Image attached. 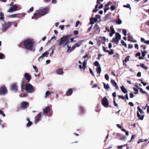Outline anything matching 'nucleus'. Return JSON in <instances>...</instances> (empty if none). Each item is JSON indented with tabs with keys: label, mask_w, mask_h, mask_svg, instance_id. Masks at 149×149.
I'll use <instances>...</instances> for the list:
<instances>
[{
	"label": "nucleus",
	"mask_w": 149,
	"mask_h": 149,
	"mask_svg": "<svg viewBox=\"0 0 149 149\" xmlns=\"http://www.w3.org/2000/svg\"><path fill=\"white\" fill-rule=\"evenodd\" d=\"M23 44L25 48L30 51H32L34 52L35 48L33 49V47L34 44V42L33 39L28 38L24 40L23 42H22L19 45V47H21V45Z\"/></svg>",
	"instance_id": "1"
},
{
	"label": "nucleus",
	"mask_w": 149,
	"mask_h": 149,
	"mask_svg": "<svg viewBox=\"0 0 149 149\" xmlns=\"http://www.w3.org/2000/svg\"><path fill=\"white\" fill-rule=\"evenodd\" d=\"M102 104L105 107L107 108L109 107V103L108 99L106 97H104L101 101Z\"/></svg>",
	"instance_id": "4"
},
{
	"label": "nucleus",
	"mask_w": 149,
	"mask_h": 149,
	"mask_svg": "<svg viewBox=\"0 0 149 149\" xmlns=\"http://www.w3.org/2000/svg\"><path fill=\"white\" fill-rule=\"evenodd\" d=\"M56 73L58 74H61L63 73V71L62 69H59L56 70Z\"/></svg>",
	"instance_id": "25"
},
{
	"label": "nucleus",
	"mask_w": 149,
	"mask_h": 149,
	"mask_svg": "<svg viewBox=\"0 0 149 149\" xmlns=\"http://www.w3.org/2000/svg\"><path fill=\"white\" fill-rule=\"evenodd\" d=\"M4 23V26L7 27L8 28L12 24V23L11 22H5Z\"/></svg>",
	"instance_id": "23"
},
{
	"label": "nucleus",
	"mask_w": 149,
	"mask_h": 149,
	"mask_svg": "<svg viewBox=\"0 0 149 149\" xmlns=\"http://www.w3.org/2000/svg\"><path fill=\"white\" fill-rule=\"evenodd\" d=\"M72 36V34L68 35L65 36H63V37L60 39V42L59 43V45L61 46L63 43L65 44L67 40V39H69Z\"/></svg>",
	"instance_id": "2"
},
{
	"label": "nucleus",
	"mask_w": 149,
	"mask_h": 149,
	"mask_svg": "<svg viewBox=\"0 0 149 149\" xmlns=\"http://www.w3.org/2000/svg\"><path fill=\"white\" fill-rule=\"evenodd\" d=\"M94 66H97V67H98L99 66H100L99 65V62L96 61H95L94 63Z\"/></svg>",
	"instance_id": "41"
},
{
	"label": "nucleus",
	"mask_w": 149,
	"mask_h": 149,
	"mask_svg": "<svg viewBox=\"0 0 149 149\" xmlns=\"http://www.w3.org/2000/svg\"><path fill=\"white\" fill-rule=\"evenodd\" d=\"M113 56L114 57H116L118 58H119V54L118 53H117L116 54L113 55Z\"/></svg>",
	"instance_id": "59"
},
{
	"label": "nucleus",
	"mask_w": 149,
	"mask_h": 149,
	"mask_svg": "<svg viewBox=\"0 0 149 149\" xmlns=\"http://www.w3.org/2000/svg\"><path fill=\"white\" fill-rule=\"evenodd\" d=\"M134 90L135 91V92L134 93L135 94H137L138 93V89L136 88H135L134 87L133 88Z\"/></svg>",
	"instance_id": "47"
},
{
	"label": "nucleus",
	"mask_w": 149,
	"mask_h": 149,
	"mask_svg": "<svg viewBox=\"0 0 149 149\" xmlns=\"http://www.w3.org/2000/svg\"><path fill=\"white\" fill-rule=\"evenodd\" d=\"M107 51V52L110 55L113 54L114 53L113 50L112 49H111L110 51H109L108 50V51Z\"/></svg>",
	"instance_id": "34"
},
{
	"label": "nucleus",
	"mask_w": 149,
	"mask_h": 149,
	"mask_svg": "<svg viewBox=\"0 0 149 149\" xmlns=\"http://www.w3.org/2000/svg\"><path fill=\"white\" fill-rule=\"evenodd\" d=\"M33 68L35 70V71L36 72H38V69L37 67L34 65H33Z\"/></svg>",
	"instance_id": "63"
},
{
	"label": "nucleus",
	"mask_w": 149,
	"mask_h": 149,
	"mask_svg": "<svg viewBox=\"0 0 149 149\" xmlns=\"http://www.w3.org/2000/svg\"><path fill=\"white\" fill-rule=\"evenodd\" d=\"M80 23V22L79 21H77L76 23V24L75 25V27H77L78 26V25Z\"/></svg>",
	"instance_id": "55"
},
{
	"label": "nucleus",
	"mask_w": 149,
	"mask_h": 149,
	"mask_svg": "<svg viewBox=\"0 0 149 149\" xmlns=\"http://www.w3.org/2000/svg\"><path fill=\"white\" fill-rule=\"evenodd\" d=\"M43 112L44 114H46L48 113V112H50V116H51L52 114V111H51V109L50 107L49 106L46 107L44 108L43 109Z\"/></svg>",
	"instance_id": "10"
},
{
	"label": "nucleus",
	"mask_w": 149,
	"mask_h": 149,
	"mask_svg": "<svg viewBox=\"0 0 149 149\" xmlns=\"http://www.w3.org/2000/svg\"><path fill=\"white\" fill-rule=\"evenodd\" d=\"M127 137L125 136H123L120 138V140L123 141H125L126 140Z\"/></svg>",
	"instance_id": "39"
},
{
	"label": "nucleus",
	"mask_w": 149,
	"mask_h": 149,
	"mask_svg": "<svg viewBox=\"0 0 149 149\" xmlns=\"http://www.w3.org/2000/svg\"><path fill=\"white\" fill-rule=\"evenodd\" d=\"M10 17H17V14H13L11 15H10Z\"/></svg>",
	"instance_id": "52"
},
{
	"label": "nucleus",
	"mask_w": 149,
	"mask_h": 149,
	"mask_svg": "<svg viewBox=\"0 0 149 149\" xmlns=\"http://www.w3.org/2000/svg\"><path fill=\"white\" fill-rule=\"evenodd\" d=\"M48 54H49V53L47 52V51L45 52V53H43L41 56H40L38 58V61H40V59H41V58H43L45 56L46 57H47L48 56Z\"/></svg>",
	"instance_id": "17"
},
{
	"label": "nucleus",
	"mask_w": 149,
	"mask_h": 149,
	"mask_svg": "<svg viewBox=\"0 0 149 149\" xmlns=\"http://www.w3.org/2000/svg\"><path fill=\"white\" fill-rule=\"evenodd\" d=\"M140 66L146 70H147L148 68V67L145 66L144 64L143 63H140Z\"/></svg>",
	"instance_id": "28"
},
{
	"label": "nucleus",
	"mask_w": 149,
	"mask_h": 149,
	"mask_svg": "<svg viewBox=\"0 0 149 149\" xmlns=\"http://www.w3.org/2000/svg\"><path fill=\"white\" fill-rule=\"evenodd\" d=\"M89 71L91 75L93 76H94V74L91 68H89Z\"/></svg>",
	"instance_id": "62"
},
{
	"label": "nucleus",
	"mask_w": 149,
	"mask_h": 149,
	"mask_svg": "<svg viewBox=\"0 0 149 149\" xmlns=\"http://www.w3.org/2000/svg\"><path fill=\"white\" fill-rule=\"evenodd\" d=\"M32 124V123L31 122V121L29 122L26 124V126L27 127H29L30 126H31V125Z\"/></svg>",
	"instance_id": "44"
},
{
	"label": "nucleus",
	"mask_w": 149,
	"mask_h": 149,
	"mask_svg": "<svg viewBox=\"0 0 149 149\" xmlns=\"http://www.w3.org/2000/svg\"><path fill=\"white\" fill-rule=\"evenodd\" d=\"M0 114H1L4 117L5 116V114L4 113L3 111L1 110H0Z\"/></svg>",
	"instance_id": "54"
},
{
	"label": "nucleus",
	"mask_w": 149,
	"mask_h": 149,
	"mask_svg": "<svg viewBox=\"0 0 149 149\" xmlns=\"http://www.w3.org/2000/svg\"><path fill=\"white\" fill-rule=\"evenodd\" d=\"M79 32L77 30H75L73 32V34L74 35L78 34Z\"/></svg>",
	"instance_id": "56"
},
{
	"label": "nucleus",
	"mask_w": 149,
	"mask_h": 149,
	"mask_svg": "<svg viewBox=\"0 0 149 149\" xmlns=\"http://www.w3.org/2000/svg\"><path fill=\"white\" fill-rule=\"evenodd\" d=\"M137 115L138 118L141 120H142L143 119L144 117V115H143L141 116V115L139 114L138 111H137Z\"/></svg>",
	"instance_id": "21"
},
{
	"label": "nucleus",
	"mask_w": 149,
	"mask_h": 149,
	"mask_svg": "<svg viewBox=\"0 0 149 149\" xmlns=\"http://www.w3.org/2000/svg\"><path fill=\"white\" fill-rule=\"evenodd\" d=\"M76 47H75V45H74L71 48L70 50V51L72 52L76 48Z\"/></svg>",
	"instance_id": "60"
},
{
	"label": "nucleus",
	"mask_w": 149,
	"mask_h": 149,
	"mask_svg": "<svg viewBox=\"0 0 149 149\" xmlns=\"http://www.w3.org/2000/svg\"><path fill=\"white\" fill-rule=\"evenodd\" d=\"M124 7H126L127 8H130V5L129 4H128L127 5H124L123 6Z\"/></svg>",
	"instance_id": "57"
},
{
	"label": "nucleus",
	"mask_w": 149,
	"mask_h": 149,
	"mask_svg": "<svg viewBox=\"0 0 149 149\" xmlns=\"http://www.w3.org/2000/svg\"><path fill=\"white\" fill-rule=\"evenodd\" d=\"M144 140L143 139H139L138 141V143H137L138 144H139V143H141V142H144V141H143Z\"/></svg>",
	"instance_id": "61"
},
{
	"label": "nucleus",
	"mask_w": 149,
	"mask_h": 149,
	"mask_svg": "<svg viewBox=\"0 0 149 149\" xmlns=\"http://www.w3.org/2000/svg\"><path fill=\"white\" fill-rule=\"evenodd\" d=\"M111 2H108L107 4L104 6V13H106L107 11L109 9V8L108 7V6L111 4Z\"/></svg>",
	"instance_id": "15"
},
{
	"label": "nucleus",
	"mask_w": 149,
	"mask_h": 149,
	"mask_svg": "<svg viewBox=\"0 0 149 149\" xmlns=\"http://www.w3.org/2000/svg\"><path fill=\"white\" fill-rule=\"evenodd\" d=\"M7 27H6L5 26H3L2 28V31L3 32H5L7 29H8Z\"/></svg>",
	"instance_id": "40"
},
{
	"label": "nucleus",
	"mask_w": 149,
	"mask_h": 149,
	"mask_svg": "<svg viewBox=\"0 0 149 149\" xmlns=\"http://www.w3.org/2000/svg\"><path fill=\"white\" fill-rule=\"evenodd\" d=\"M72 92L73 91L72 89V88H69L66 91L65 94L67 96H70L72 94Z\"/></svg>",
	"instance_id": "18"
},
{
	"label": "nucleus",
	"mask_w": 149,
	"mask_h": 149,
	"mask_svg": "<svg viewBox=\"0 0 149 149\" xmlns=\"http://www.w3.org/2000/svg\"><path fill=\"white\" fill-rule=\"evenodd\" d=\"M94 28L95 29V31L99 29V26L97 24H96L94 27Z\"/></svg>",
	"instance_id": "42"
},
{
	"label": "nucleus",
	"mask_w": 149,
	"mask_h": 149,
	"mask_svg": "<svg viewBox=\"0 0 149 149\" xmlns=\"http://www.w3.org/2000/svg\"><path fill=\"white\" fill-rule=\"evenodd\" d=\"M10 89L11 90L16 92L18 90V86L17 84H13L11 86Z\"/></svg>",
	"instance_id": "14"
},
{
	"label": "nucleus",
	"mask_w": 149,
	"mask_h": 149,
	"mask_svg": "<svg viewBox=\"0 0 149 149\" xmlns=\"http://www.w3.org/2000/svg\"><path fill=\"white\" fill-rule=\"evenodd\" d=\"M104 77L105 79L107 81H108L109 80V77L108 75L107 74H106L105 75Z\"/></svg>",
	"instance_id": "46"
},
{
	"label": "nucleus",
	"mask_w": 149,
	"mask_h": 149,
	"mask_svg": "<svg viewBox=\"0 0 149 149\" xmlns=\"http://www.w3.org/2000/svg\"><path fill=\"white\" fill-rule=\"evenodd\" d=\"M123 33L124 35L126 36L127 35V31L125 29H124L123 31Z\"/></svg>",
	"instance_id": "58"
},
{
	"label": "nucleus",
	"mask_w": 149,
	"mask_h": 149,
	"mask_svg": "<svg viewBox=\"0 0 149 149\" xmlns=\"http://www.w3.org/2000/svg\"><path fill=\"white\" fill-rule=\"evenodd\" d=\"M139 80L141 81V83L144 86H146V85L147 83L144 82L141 79H139Z\"/></svg>",
	"instance_id": "48"
},
{
	"label": "nucleus",
	"mask_w": 149,
	"mask_h": 149,
	"mask_svg": "<svg viewBox=\"0 0 149 149\" xmlns=\"http://www.w3.org/2000/svg\"><path fill=\"white\" fill-rule=\"evenodd\" d=\"M4 55L2 53H0V59H3L4 58Z\"/></svg>",
	"instance_id": "49"
},
{
	"label": "nucleus",
	"mask_w": 149,
	"mask_h": 149,
	"mask_svg": "<svg viewBox=\"0 0 149 149\" xmlns=\"http://www.w3.org/2000/svg\"><path fill=\"white\" fill-rule=\"evenodd\" d=\"M115 21L118 24H120L122 23V21L120 19H119L118 20H115Z\"/></svg>",
	"instance_id": "33"
},
{
	"label": "nucleus",
	"mask_w": 149,
	"mask_h": 149,
	"mask_svg": "<svg viewBox=\"0 0 149 149\" xmlns=\"http://www.w3.org/2000/svg\"><path fill=\"white\" fill-rule=\"evenodd\" d=\"M25 90L28 93H33L35 91V89L34 87L30 84H28L25 86Z\"/></svg>",
	"instance_id": "3"
},
{
	"label": "nucleus",
	"mask_w": 149,
	"mask_h": 149,
	"mask_svg": "<svg viewBox=\"0 0 149 149\" xmlns=\"http://www.w3.org/2000/svg\"><path fill=\"white\" fill-rule=\"evenodd\" d=\"M0 19L3 20L4 18V14L3 13H0Z\"/></svg>",
	"instance_id": "30"
},
{
	"label": "nucleus",
	"mask_w": 149,
	"mask_h": 149,
	"mask_svg": "<svg viewBox=\"0 0 149 149\" xmlns=\"http://www.w3.org/2000/svg\"><path fill=\"white\" fill-rule=\"evenodd\" d=\"M103 50L104 52H107V51H108V50H107V47H104L103 46L102 47Z\"/></svg>",
	"instance_id": "53"
},
{
	"label": "nucleus",
	"mask_w": 149,
	"mask_h": 149,
	"mask_svg": "<svg viewBox=\"0 0 149 149\" xmlns=\"http://www.w3.org/2000/svg\"><path fill=\"white\" fill-rule=\"evenodd\" d=\"M121 39V35L118 33H116V37L113 38V41L115 42L116 44Z\"/></svg>",
	"instance_id": "7"
},
{
	"label": "nucleus",
	"mask_w": 149,
	"mask_h": 149,
	"mask_svg": "<svg viewBox=\"0 0 149 149\" xmlns=\"http://www.w3.org/2000/svg\"><path fill=\"white\" fill-rule=\"evenodd\" d=\"M116 8L114 5L110 7L112 11L114 10Z\"/></svg>",
	"instance_id": "51"
},
{
	"label": "nucleus",
	"mask_w": 149,
	"mask_h": 149,
	"mask_svg": "<svg viewBox=\"0 0 149 149\" xmlns=\"http://www.w3.org/2000/svg\"><path fill=\"white\" fill-rule=\"evenodd\" d=\"M141 52L142 53V56L143 57L145 56V53H147V52L145 50H144V51H141Z\"/></svg>",
	"instance_id": "43"
},
{
	"label": "nucleus",
	"mask_w": 149,
	"mask_h": 149,
	"mask_svg": "<svg viewBox=\"0 0 149 149\" xmlns=\"http://www.w3.org/2000/svg\"><path fill=\"white\" fill-rule=\"evenodd\" d=\"M19 9H18V7L15 5H13L10 9L8 10V12H12L19 10Z\"/></svg>",
	"instance_id": "11"
},
{
	"label": "nucleus",
	"mask_w": 149,
	"mask_h": 149,
	"mask_svg": "<svg viewBox=\"0 0 149 149\" xmlns=\"http://www.w3.org/2000/svg\"><path fill=\"white\" fill-rule=\"evenodd\" d=\"M27 95L26 93H21L19 95L20 97H26Z\"/></svg>",
	"instance_id": "36"
},
{
	"label": "nucleus",
	"mask_w": 149,
	"mask_h": 149,
	"mask_svg": "<svg viewBox=\"0 0 149 149\" xmlns=\"http://www.w3.org/2000/svg\"><path fill=\"white\" fill-rule=\"evenodd\" d=\"M8 92V91L4 85H2L0 88V95H5Z\"/></svg>",
	"instance_id": "5"
},
{
	"label": "nucleus",
	"mask_w": 149,
	"mask_h": 149,
	"mask_svg": "<svg viewBox=\"0 0 149 149\" xmlns=\"http://www.w3.org/2000/svg\"><path fill=\"white\" fill-rule=\"evenodd\" d=\"M29 81H28V80H27L25 78H22L21 86V91H23V89H24V86H25L27 84H28L27 83Z\"/></svg>",
	"instance_id": "8"
},
{
	"label": "nucleus",
	"mask_w": 149,
	"mask_h": 149,
	"mask_svg": "<svg viewBox=\"0 0 149 149\" xmlns=\"http://www.w3.org/2000/svg\"><path fill=\"white\" fill-rule=\"evenodd\" d=\"M42 16L41 15L39 12H37V13H36L34 14V15L32 17V18L33 19H37L40 17Z\"/></svg>",
	"instance_id": "13"
},
{
	"label": "nucleus",
	"mask_w": 149,
	"mask_h": 149,
	"mask_svg": "<svg viewBox=\"0 0 149 149\" xmlns=\"http://www.w3.org/2000/svg\"><path fill=\"white\" fill-rule=\"evenodd\" d=\"M49 10L48 8L46 7L43 9H40L37 12H39L41 15L42 16L47 13Z\"/></svg>",
	"instance_id": "6"
},
{
	"label": "nucleus",
	"mask_w": 149,
	"mask_h": 149,
	"mask_svg": "<svg viewBox=\"0 0 149 149\" xmlns=\"http://www.w3.org/2000/svg\"><path fill=\"white\" fill-rule=\"evenodd\" d=\"M50 94V93L49 91H47L46 92L45 97H47V96H48Z\"/></svg>",
	"instance_id": "45"
},
{
	"label": "nucleus",
	"mask_w": 149,
	"mask_h": 149,
	"mask_svg": "<svg viewBox=\"0 0 149 149\" xmlns=\"http://www.w3.org/2000/svg\"><path fill=\"white\" fill-rule=\"evenodd\" d=\"M128 40L129 41L133 42H137V41L134 39L133 38V39H132L131 40H130L129 39H128Z\"/></svg>",
	"instance_id": "50"
},
{
	"label": "nucleus",
	"mask_w": 149,
	"mask_h": 149,
	"mask_svg": "<svg viewBox=\"0 0 149 149\" xmlns=\"http://www.w3.org/2000/svg\"><path fill=\"white\" fill-rule=\"evenodd\" d=\"M104 85V87L106 89H108L109 88V86L108 84H107V85L104 83H103Z\"/></svg>",
	"instance_id": "32"
},
{
	"label": "nucleus",
	"mask_w": 149,
	"mask_h": 149,
	"mask_svg": "<svg viewBox=\"0 0 149 149\" xmlns=\"http://www.w3.org/2000/svg\"><path fill=\"white\" fill-rule=\"evenodd\" d=\"M42 112H40L36 117V118L35 120V123L36 124L38 123L39 121L41 120Z\"/></svg>",
	"instance_id": "12"
},
{
	"label": "nucleus",
	"mask_w": 149,
	"mask_h": 149,
	"mask_svg": "<svg viewBox=\"0 0 149 149\" xmlns=\"http://www.w3.org/2000/svg\"><path fill=\"white\" fill-rule=\"evenodd\" d=\"M95 18H96L97 19H97L98 18L100 19V16L99 15H96L95 16Z\"/></svg>",
	"instance_id": "64"
},
{
	"label": "nucleus",
	"mask_w": 149,
	"mask_h": 149,
	"mask_svg": "<svg viewBox=\"0 0 149 149\" xmlns=\"http://www.w3.org/2000/svg\"><path fill=\"white\" fill-rule=\"evenodd\" d=\"M111 82L113 86H114L116 87V89H118V87L116 83V82L113 79L111 80Z\"/></svg>",
	"instance_id": "20"
},
{
	"label": "nucleus",
	"mask_w": 149,
	"mask_h": 149,
	"mask_svg": "<svg viewBox=\"0 0 149 149\" xmlns=\"http://www.w3.org/2000/svg\"><path fill=\"white\" fill-rule=\"evenodd\" d=\"M29 104L28 102L25 101H23L21 103V107L22 109H26L29 106Z\"/></svg>",
	"instance_id": "9"
},
{
	"label": "nucleus",
	"mask_w": 149,
	"mask_h": 149,
	"mask_svg": "<svg viewBox=\"0 0 149 149\" xmlns=\"http://www.w3.org/2000/svg\"><path fill=\"white\" fill-rule=\"evenodd\" d=\"M110 29L111 33H112V34H114L115 33V30H114V29L113 28V26H111L110 27Z\"/></svg>",
	"instance_id": "37"
},
{
	"label": "nucleus",
	"mask_w": 149,
	"mask_h": 149,
	"mask_svg": "<svg viewBox=\"0 0 149 149\" xmlns=\"http://www.w3.org/2000/svg\"><path fill=\"white\" fill-rule=\"evenodd\" d=\"M24 78L26 79L28 81H30L31 79V76L28 73H26L24 74Z\"/></svg>",
	"instance_id": "16"
},
{
	"label": "nucleus",
	"mask_w": 149,
	"mask_h": 149,
	"mask_svg": "<svg viewBox=\"0 0 149 149\" xmlns=\"http://www.w3.org/2000/svg\"><path fill=\"white\" fill-rule=\"evenodd\" d=\"M82 68L84 70H85V68L86 67V65L87 64L86 61H84L82 63Z\"/></svg>",
	"instance_id": "27"
},
{
	"label": "nucleus",
	"mask_w": 149,
	"mask_h": 149,
	"mask_svg": "<svg viewBox=\"0 0 149 149\" xmlns=\"http://www.w3.org/2000/svg\"><path fill=\"white\" fill-rule=\"evenodd\" d=\"M79 112L80 114H82L84 112V108L81 106L79 107Z\"/></svg>",
	"instance_id": "26"
},
{
	"label": "nucleus",
	"mask_w": 149,
	"mask_h": 149,
	"mask_svg": "<svg viewBox=\"0 0 149 149\" xmlns=\"http://www.w3.org/2000/svg\"><path fill=\"white\" fill-rule=\"evenodd\" d=\"M122 91L124 93H127V90L125 88L124 86H122L120 87Z\"/></svg>",
	"instance_id": "22"
},
{
	"label": "nucleus",
	"mask_w": 149,
	"mask_h": 149,
	"mask_svg": "<svg viewBox=\"0 0 149 149\" xmlns=\"http://www.w3.org/2000/svg\"><path fill=\"white\" fill-rule=\"evenodd\" d=\"M82 42L81 41H80L78 43H76L74 45L76 47H78L81 45Z\"/></svg>",
	"instance_id": "29"
},
{
	"label": "nucleus",
	"mask_w": 149,
	"mask_h": 149,
	"mask_svg": "<svg viewBox=\"0 0 149 149\" xmlns=\"http://www.w3.org/2000/svg\"><path fill=\"white\" fill-rule=\"evenodd\" d=\"M121 43L125 47H127V45L126 43L123 40H121Z\"/></svg>",
	"instance_id": "35"
},
{
	"label": "nucleus",
	"mask_w": 149,
	"mask_h": 149,
	"mask_svg": "<svg viewBox=\"0 0 149 149\" xmlns=\"http://www.w3.org/2000/svg\"><path fill=\"white\" fill-rule=\"evenodd\" d=\"M101 71V69L100 66H99L96 68V72L98 74H100Z\"/></svg>",
	"instance_id": "24"
},
{
	"label": "nucleus",
	"mask_w": 149,
	"mask_h": 149,
	"mask_svg": "<svg viewBox=\"0 0 149 149\" xmlns=\"http://www.w3.org/2000/svg\"><path fill=\"white\" fill-rule=\"evenodd\" d=\"M90 24H94V23L96 22L97 20L96 18L91 17L90 19Z\"/></svg>",
	"instance_id": "19"
},
{
	"label": "nucleus",
	"mask_w": 149,
	"mask_h": 149,
	"mask_svg": "<svg viewBox=\"0 0 149 149\" xmlns=\"http://www.w3.org/2000/svg\"><path fill=\"white\" fill-rule=\"evenodd\" d=\"M25 15V14H23V13L21 14H17V17L18 18H22L23 17H24Z\"/></svg>",
	"instance_id": "31"
},
{
	"label": "nucleus",
	"mask_w": 149,
	"mask_h": 149,
	"mask_svg": "<svg viewBox=\"0 0 149 149\" xmlns=\"http://www.w3.org/2000/svg\"><path fill=\"white\" fill-rule=\"evenodd\" d=\"M130 57V56H127L126 57L124 60V61H123V62H124L126 63L127 61L129 60V58Z\"/></svg>",
	"instance_id": "38"
}]
</instances>
